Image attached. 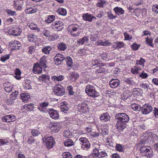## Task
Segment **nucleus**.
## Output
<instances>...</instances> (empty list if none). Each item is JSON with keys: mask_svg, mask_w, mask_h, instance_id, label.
Instances as JSON below:
<instances>
[{"mask_svg": "<svg viewBox=\"0 0 158 158\" xmlns=\"http://www.w3.org/2000/svg\"><path fill=\"white\" fill-rule=\"evenodd\" d=\"M9 142L7 140L4 139H0V143L2 145L7 144Z\"/></svg>", "mask_w": 158, "mask_h": 158, "instance_id": "69168bd1", "label": "nucleus"}, {"mask_svg": "<svg viewBox=\"0 0 158 158\" xmlns=\"http://www.w3.org/2000/svg\"><path fill=\"white\" fill-rule=\"evenodd\" d=\"M51 130L53 132H57L61 129L60 125L58 123H54L51 126Z\"/></svg>", "mask_w": 158, "mask_h": 158, "instance_id": "2eb2a0df", "label": "nucleus"}, {"mask_svg": "<svg viewBox=\"0 0 158 158\" xmlns=\"http://www.w3.org/2000/svg\"><path fill=\"white\" fill-rule=\"evenodd\" d=\"M85 92L88 95L93 98L99 96V94L95 89L94 87L92 85H87L85 89Z\"/></svg>", "mask_w": 158, "mask_h": 158, "instance_id": "f03ea898", "label": "nucleus"}, {"mask_svg": "<svg viewBox=\"0 0 158 158\" xmlns=\"http://www.w3.org/2000/svg\"><path fill=\"white\" fill-rule=\"evenodd\" d=\"M82 17L84 20L89 22L92 21L93 19H96V18L94 16L88 13L83 14Z\"/></svg>", "mask_w": 158, "mask_h": 158, "instance_id": "6ab92c4d", "label": "nucleus"}, {"mask_svg": "<svg viewBox=\"0 0 158 158\" xmlns=\"http://www.w3.org/2000/svg\"><path fill=\"white\" fill-rule=\"evenodd\" d=\"M87 103L88 102L86 101H84L83 102L81 103V111L82 113H84L87 111L88 109V106H87Z\"/></svg>", "mask_w": 158, "mask_h": 158, "instance_id": "a211bd4d", "label": "nucleus"}, {"mask_svg": "<svg viewBox=\"0 0 158 158\" xmlns=\"http://www.w3.org/2000/svg\"><path fill=\"white\" fill-rule=\"evenodd\" d=\"M152 11L156 14H158V5H156L152 7Z\"/></svg>", "mask_w": 158, "mask_h": 158, "instance_id": "13d9d810", "label": "nucleus"}, {"mask_svg": "<svg viewBox=\"0 0 158 158\" xmlns=\"http://www.w3.org/2000/svg\"><path fill=\"white\" fill-rule=\"evenodd\" d=\"M28 41L31 42H34L37 40V36L33 34H28L27 35Z\"/></svg>", "mask_w": 158, "mask_h": 158, "instance_id": "b1692460", "label": "nucleus"}, {"mask_svg": "<svg viewBox=\"0 0 158 158\" xmlns=\"http://www.w3.org/2000/svg\"><path fill=\"white\" fill-rule=\"evenodd\" d=\"M145 62V60L144 59L141 58L139 60H137L136 64L137 65H139L143 67L144 66V63Z\"/></svg>", "mask_w": 158, "mask_h": 158, "instance_id": "ea45409f", "label": "nucleus"}, {"mask_svg": "<svg viewBox=\"0 0 158 158\" xmlns=\"http://www.w3.org/2000/svg\"><path fill=\"white\" fill-rule=\"evenodd\" d=\"M7 13L9 15L13 16L15 15V12L10 10H7Z\"/></svg>", "mask_w": 158, "mask_h": 158, "instance_id": "338daca9", "label": "nucleus"}, {"mask_svg": "<svg viewBox=\"0 0 158 158\" xmlns=\"http://www.w3.org/2000/svg\"><path fill=\"white\" fill-rule=\"evenodd\" d=\"M55 17L53 15H48L45 21L48 23H50L55 20Z\"/></svg>", "mask_w": 158, "mask_h": 158, "instance_id": "2f4dec72", "label": "nucleus"}, {"mask_svg": "<svg viewBox=\"0 0 158 158\" xmlns=\"http://www.w3.org/2000/svg\"><path fill=\"white\" fill-rule=\"evenodd\" d=\"M154 113L156 117L158 118V108L156 107L154 108Z\"/></svg>", "mask_w": 158, "mask_h": 158, "instance_id": "774afa93", "label": "nucleus"}, {"mask_svg": "<svg viewBox=\"0 0 158 158\" xmlns=\"http://www.w3.org/2000/svg\"><path fill=\"white\" fill-rule=\"evenodd\" d=\"M64 59V56L60 53L56 54L54 58L55 63L56 65L61 64Z\"/></svg>", "mask_w": 158, "mask_h": 158, "instance_id": "9d476101", "label": "nucleus"}, {"mask_svg": "<svg viewBox=\"0 0 158 158\" xmlns=\"http://www.w3.org/2000/svg\"><path fill=\"white\" fill-rule=\"evenodd\" d=\"M98 45H102L103 46H109L110 45V42L106 41V42H103L102 40H99L97 42V44Z\"/></svg>", "mask_w": 158, "mask_h": 158, "instance_id": "c756f323", "label": "nucleus"}, {"mask_svg": "<svg viewBox=\"0 0 158 158\" xmlns=\"http://www.w3.org/2000/svg\"><path fill=\"white\" fill-rule=\"evenodd\" d=\"M119 84V81L117 79H112L110 82V85L112 88L117 87Z\"/></svg>", "mask_w": 158, "mask_h": 158, "instance_id": "aec40b11", "label": "nucleus"}, {"mask_svg": "<svg viewBox=\"0 0 158 158\" xmlns=\"http://www.w3.org/2000/svg\"><path fill=\"white\" fill-rule=\"evenodd\" d=\"M16 119V117L14 115L12 114L6 115L2 118L3 122H7L14 121Z\"/></svg>", "mask_w": 158, "mask_h": 158, "instance_id": "ddd939ff", "label": "nucleus"}, {"mask_svg": "<svg viewBox=\"0 0 158 158\" xmlns=\"http://www.w3.org/2000/svg\"><path fill=\"white\" fill-rule=\"evenodd\" d=\"M62 156L63 158H72L71 155L68 152L63 153Z\"/></svg>", "mask_w": 158, "mask_h": 158, "instance_id": "a18cd8bd", "label": "nucleus"}, {"mask_svg": "<svg viewBox=\"0 0 158 158\" xmlns=\"http://www.w3.org/2000/svg\"><path fill=\"white\" fill-rule=\"evenodd\" d=\"M46 61L44 57H42L40 60V64L41 66L44 67L46 65Z\"/></svg>", "mask_w": 158, "mask_h": 158, "instance_id": "5fc2aeb1", "label": "nucleus"}, {"mask_svg": "<svg viewBox=\"0 0 158 158\" xmlns=\"http://www.w3.org/2000/svg\"><path fill=\"white\" fill-rule=\"evenodd\" d=\"M9 58L10 56L9 55H6L1 57V60L2 61L5 62Z\"/></svg>", "mask_w": 158, "mask_h": 158, "instance_id": "6e6d98bb", "label": "nucleus"}, {"mask_svg": "<svg viewBox=\"0 0 158 158\" xmlns=\"http://www.w3.org/2000/svg\"><path fill=\"white\" fill-rule=\"evenodd\" d=\"M29 27L32 30H37L38 31H40L39 28L37 27L36 25H35L33 23H31V24L29 25Z\"/></svg>", "mask_w": 158, "mask_h": 158, "instance_id": "8fccbe9b", "label": "nucleus"}, {"mask_svg": "<svg viewBox=\"0 0 158 158\" xmlns=\"http://www.w3.org/2000/svg\"><path fill=\"white\" fill-rule=\"evenodd\" d=\"M57 47L59 50L64 51L66 49L67 46L65 44L61 43L57 45Z\"/></svg>", "mask_w": 158, "mask_h": 158, "instance_id": "a878e982", "label": "nucleus"}, {"mask_svg": "<svg viewBox=\"0 0 158 158\" xmlns=\"http://www.w3.org/2000/svg\"><path fill=\"white\" fill-rule=\"evenodd\" d=\"M66 64L69 67H71L73 65V61L72 59L69 56L66 58Z\"/></svg>", "mask_w": 158, "mask_h": 158, "instance_id": "a19ab883", "label": "nucleus"}, {"mask_svg": "<svg viewBox=\"0 0 158 158\" xmlns=\"http://www.w3.org/2000/svg\"><path fill=\"white\" fill-rule=\"evenodd\" d=\"M105 69L102 67H99L97 68L95 71V72L97 73H104L105 72Z\"/></svg>", "mask_w": 158, "mask_h": 158, "instance_id": "09e8293b", "label": "nucleus"}, {"mask_svg": "<svg viewBox=\"0 0 158 158\" xmlns=\"http://www.w3.org/2000/svg\"><path fill=\"white\" fill-rule=\"evenodd\" d=\"M67 102H64L62 104L61 106V111L64 112V113L67 112L68 110V107L67 106V105L66 104Z\"/></svg>", "mask_w": 158, "mask_h": 158, "instance_id": "c85d7f7f", "label": "nucleus"}, {"mask_svg": "<svg viewBox=\"0 0 158 158\" xmlns=\"http://www.w3.org/2000/svg\"><path fill=\"white\" fill-rule=\"evenodd\" d=\"M114 11L115 12L116 14L118 15H123L124 12V11L122 8L118 7H116L113 9Z\"/></svg>", "mask_w": 158, "mask_h": 158, "instance_id": "5701e85b", "label": "nucleus"}, {"mask_svg": "<svg viewBox=\"0 0 158 158\" xmlns=\"http://www.w3.org/2000/svg\"><path fill=\"white\" fill-rule=\"evenodd\" d=\"M152 152L148 147L143 146L140 148V153L143 158H150L153 156Z\"/></svg>", "mask_w": 158, "mask_h": 158, "instance_id": "f257e3e1", "label": "nucleus"}, {"mask_svg": "<svg viewBox=\"0 0 158 158\" xmlns=\"http://www.w3.org/2000/svg\"><path fill=\"white\" fill-rule=\"evenodd\" d=\"M146 39V43L148 44L149 46L153 47H154V45L152 44L153 41L152 39V38H148V37H147Z\"/></svg>", "mask_w": 158, "mask_h": 158, "instance_id": "3c124183", "label": "nucleus"}, {"mask_svg": "<svg viewBox=\"0 0 158 158\" xmlns=\"http://www.w3.org/2000/svg\"><path fill=\"white\" fill-rule=\"evenodd\" d=\"M49 78V76L45 74H42L39 77V80L41 82L46 83L48 82Z\"/></svg>", "mask_w": 158, "mask_h": 158, "instance_id": "f3484780", "label": "nucleus"}, {"mask_svg": "<svg viewBox=\"0 0 158 158\" xmlns=\"http://www.w3.org/2000/svg\"><path fill=\"white\" fill-rule=\"evenodd\" d=\"M34 105L33 103L26 104L24 105V108L28 109L30 111L32 110L34 107Z\"/></svg>", "mask_w": 158, "mask_h": 158, "instance_id": "79ce46f5", "label": "nucleus"}, {"mask_svg": "<svg viewBox=\"0 0 158 158\" xmlns=\"http://www.w3.org/2000/svg\"><path fill=\"white\" fill-rule=\"evenodd\" d=\"M71 133L69 131H65L64 134V136L65 138H69L71 136Z\"/></svg>", "mask_w": 158, "mask_h": 158, "instance_id": "052dcab7", "label": "nucleus"}, {"mask_svg": "<svg viewBox=\"0 0 158 158\" xmlns=\"http://www.w3.org/2000/svg\"><path fill=\"white\" fill-rule=\"evenodd\" d=\"M15 74L16 75L15 76V77L18 80L20 79L21 72L20 69L18 68H17L15 71Z\"/></svg>", "mask_w": 158, "mask_h": 158, "instance_id": "f704fd0d", "label": "nucleus"}, {"mask_svg": "<svg viewBox=\"0 0 158 158\" xmlns=\"http://www.w3.org/2000/svg\"><path fill=\"white\" fill-rule=\"evenodd\" d=\"M101 133L102 135H105L109 133V131L106 128H105L104 127H101Z\"/></svg>", "mask_w": 158, "mask_h": 158, "instance_id": "de8ad7c7", "label": "nucleus"}, {"mask_svg": "<svg viewBox=\"0 0 158 158\" xmlns=\"http://www.w3.org/2000/svg\"><path fill=\"white\" fill-rule=\"evenodd\" d=\"M48 113L50 117L53 119H57L59 118L57 110H54L52 109H50Z\"/></svg>", "mask_w": 158, "mask_h": 158, "instance_id": "4468645a", "label": "nucleus"}, {"mask_svg": "<svg viewBox=\"0 0 158 158\" xmlns=\"http://www.w3.org/2000/svg\"><path fill=\"white\" fill-rule=\"evenodd\" d=\"M106 2L102 0H98L97 4V6L99 7H103L104 4H105Z\"/></svg>", "mask_w": 158, "mask_h": 158, "instance_id": "c03bdc74", "label": "nucleus"}, {"mask_svg": "<svg viewBox=\"0 0 158 158\" xmlns=\"http://www.w3.org/2000/svg\"><path fill=\"white\" fill-rule=\"evenodd\" d=\"M85 92L88 95L93 98L99 96V94L95 89L94 87L92 85H87L85 89Z\"/></svg>", "mask_w": 158, "mask_h": 158, "instance_id": "7ed1b4c3", "label": "nucleus"}, {"mask_svg": "<svg viewBox=\"0 0 158 158\" xmlns=\"http://www.w3.org/2000/svg\"><path fill=\"white\" fill-rule=\"evenodd\" d=\"M81 146L82 148H88L90 146V143L87 139L85 138H81L80 139Z\"/></svg>", "mask_w": 158, "mask_h": 158, "instance_id": "f8f14e48", "label": "nucleus"}, {"mask_svg": "<svg viewBox=\"0 0 158 158\" xmlns=\"http://www.w3.org/2000/svg\"><path fill=\"white\" fill-rule=\"evenodd\" d=\"M21 98L23 102H26L30 98V95L27 93L22 94L21 95Z\"/></svg>", "mask_w": 158, "mask_h": 158, "instance_id": "bb28decb", "label": "nucleus"}, {"mask_svg": "<svg viewBox=\"0 0 158 158\" xmlns=\"http://www.w3.org/2000/svg\"><path fill=\"white\" fill-rule=\"evenodd\" d=\"M49 105V103L47 102H43L40 103V106L43 108Z\"/></svg>", "mask_w": 158, "mask_h": 158, "instance_id": "bf43d9fd", "label": "nucleus"}, {"mask_svg": "<svg viewBox=\"0 0 158 158\" xmlns=\"http://www.w3.org/2000/svg\"><path fill=\"white\" fill-rule=\"evenodd\" d=\"M115 117L118 121L125 123L128 122L129 119V117L125 113H118Z\"/></svg>", "mask_w": 158, "mask_h": 158, "instance_id": "0eeeda50", "label": "nucleus"}, {"mask_svg": "<svg viewBox=\"0 0 158 158\" xmlns=\"http://www.w3.org/2000/svg\"><path fill=\"white\" fill-rule=\"evenodd\" d=\"M138 65H136V66H134V68L131 69V71L133 74H135L139 73V71L141 69L142 67Z\"/></svg>", "mask_w": 158, "mask_h": 158, "instance_id": "393cba45", "label": "nucleus"}, {"mask_svg": "<svg viewBox=\"0 0 158 158\" xmlns=\"http://www.w3.org/2000/svg\"><path fill=\"white\" fill-rule=\"evenodd\" d=\"M149 137V136H148V135L146 134L142 135L141 137V140L140 141L139 144H143L145 143L147 141Z\"/></svg>", "mask_w": 158, "mask_h": 158, "instance_id": "4be33fe9", "label": "nucleus"}, {"mask_svg": "<svg viewBox=\"0 0 158 158\" xmlns=\"http://www.w3.org/2000/svg\"><path fill=\"white\" fill-rule=\"evenodd\" d=\"M110 118V116L107 113H103L100 117V120L103 121V122L108 121Z\"/></svg>", "mask_w": 158, "mask_h": 158, "instance_id": "412c9836", "label": "nucleus"}, {"mask_svg": "<svg viewBox=\"0 0 158 158\" xmlns=\"http://www.w3.org/2000/svg\"><path fill=\"white\" fill-rule=\"evenodd\" d=\"M52 49V48L50 46H47L42 49V52L44 54L48 55L49 53Z\"/></svg>", "mask_w": 158, "mask_h": 158, "instance_id": "cd10ccee", "label": "nucleus"}, {"mask_svg": "<svg viewBox=\"0 0 158 158\" xmlns=\"http://www.w3.org/2000/svg\"><path fill=\"white\" fill-rule=\"evenodd\" d=\"M30 81L29 80L26 81L24 83L23 86L26 89H29L31 88Z\"/></svg>", "mask_w": 158, "mask_h": 158, "instance_id": "37998d69", "label": "nucleus"}, {"mask_svg": "<svg viewBox=\"0 0 158 158\" xmlns=\"http://www.w3.org/2000/svg\"><path fill=\"white\" fill-rule=\"evenodd\" d=\"M116 127L119 131L121 132L126 127L125 123L118 121L116 123Z\"/></svg>", "mask_w": 158, "mask_h": 158, "instance_id": "dca6fc26", "label": "nucleus"}, {"mask_svg": "<svg viewBox=\"0 0 158 158\" xmlns=\"http://www.w3.org/2000/svg\"><path fill=\"white\" fill-rule=\"evenodd\" d=\"M57 12L60 15H65L67 13L66 10L63 8H60L57 10Z\"/></svg>", "mask_w": 158, "mask_h": 158, "instance_id": "c9c22d12", "label": "nucleus"}, {"mask_svg": "<svg viewBox=\"0 0 158 158\" xmlns=\"http://www.w3.org/2000/svg\"><path fill=\"white\" fill-rule=\"evenodd\" d=\"M43 140L44 143H46L48 149L53 148L55 144L53 137L52 136L49 137L45 136L43 138Z\"/></svg>", "mask_w": 158, "mask_h": 158, "instance_id": "20e7f679", "label": "nucleus"}, {"mask_svg": "<svg viewBox=\"0 0 158 158\" xmlns=\"http://www.w3.org/2000/svg\"><path fill=\"white\" fill-rule=\"evenodd\" d=\"M67 89L69 91V95H73L74 94V92L72 91V86L70 85L67 87Z\"/></svg>", "mask_w": 158, "mask_h": 158, "instance_id": "e2e57ef3", "label": "nucleus"}, {"mask_svg": "<svg viewBox=\"0 0 158 158\" xmlns=\"http://www.w3.org/2000/svg\"><path fill=\"white\" fill-rule=\"evenodd\" d=\"M40 132L38 130H32L31 133L32 135L34 136H37L39 135Z\"/></svg>", "mask_w": 158, "mask_h": 158, "instance_id": "603ef678", "label": "nucleus"}, {"mask_svg": "<svg viewBox=\"0 0 158 158\" xmlns=\"http://www.w3.org/2000/svg\"><path fill=\"white\" fill-rule=\"evenodd\" d=\"M36 12V10L31 7H28L25 10V12L27 14L34 13Z\"/></svg>", "mask_w": 158, "mask_h": 158, "instance_id": "7c9ffc66", "label": "nucleus"}, {"mask_svg": "<svg viewBox=\"0 0 158 158\" xmlns=\"http://www.w3.org/2000/svg\"><path fill=\"white\" fill-rule=\"evenodd\" d=\"M131 106L133 110L135 111H139L141 109V108L139 105L136 103H133L131 104Z\"/></svg>", "mask_w": 158, "mask_h": 158, "instance_id": "473e14b6", "label": "nucleus"}, {"mask_svg": "<svg viewBox=\"0 0 158 158\" xmlns=\"http://www.w3.org/2000/svg\"><path fill=\"white\" fill-rule=\"evenodd\" d=\"M140 87L141 88L145 89L146 90H147L149 88V85L146 83H143L141 84Z\"/></svg>", "mask_w": 158, "mask_h": 158, "instance_id": "864d4df0", "label": "nucleus"}, {"mask_svg": "<svg viewBox=\"0 0 158 158\" xmlns=\"http://www.w3.org/2000/svg\"><path fill=\"white\" fill-rule=\"evenodd\" d=\"M21 46L20 43L18 41H15L13 45V48L16 50L19 49Z\"/></svg>", "mask_w": 158, "mask_h": 158, "instance_id": "72a5a7b5", "label": "nucleus"}, {"mask_svg": "<svg viewBox=\"0 0 158 158\" xmlns=\"http://www.w3.org/2000/svg\"><path fill=\"white\" fill-rule=\"evenodd\" d=\"M153 108L149 104L144 105L141 108L142 112L143 114H147L152 112Z\"/></svg>", "mask_w": 158, "mask_h": 158, "instance_id": "9b49d317", "label": "nucleus"}, {"mask_svg": "<svg viewBox=\"0 0 158 158\" xmlns=\"http://www.w3.org/2000/svg\"><path fill=\"white\" fill-rule=\"evenodd\" d=\"M148 75L143 71L142 73L139 75V76L142 78H146L148 77Z\"/></svg>", "mask_w": 158, "mask_h": 158, "instance_id": "680f3d73", "label": "nucleus"}, {"mask_svg": "<svg viewBox=\"0 0 158 158\" xmlns=\"http://www.w3.org/2000/svg\"><path fill=\"white\" fill-rule=\"evenodd\" d=\"M51 78L52 80L54 81H61L64 79V76L62 75H60L58 76H53L51 77Z\"/></svg>", "mask_w": 158, "mask_h": 158, "instance_id": "e433bc0d", "label": "nucleus"}, {"mask_svg": "<svg viewBox=\"0 0 158 158\" xmlns=\"http://www.w3.org/2000/svg\"><path fill=\"white\" fill-rule=\"evenodd\" d=\"M99 158L105 157L107 156L106 153L104 151H100L98 155Z\"/></svg>", "mask_w": 158, "mask_h": 158, "instance_id": "58836bf2", "label": "nucleus"}, {"mask_svg": "<svg viewBox=\"0 0 158 158\" xmlns=\"http://www.w3.org/2000/svg\"><path fill=\"white\" fill-rule=\"evenodd\" d=\"M7 32L10 35L17 36L21 34L22 30L19 27L16 26L10 28Z\"/></svg>", "mask_w": 158, "mask_h": 158, "instance_id": "423d86ee", "label": "nucleus"}, {"mask_svg": "<svg viewBox=\"0 0 158 158\" xmlns=\"http://www.w3.org/2000/svg\"><path fill=\"white\" fill-rule=\"evenodd\" d=\"M64 144L66 146L69 147L73 144V142L70 139H68L65 140Z\"/></svg>", "mask_w": 158, "mask_h": 158, "instance_id": "4c0bfd02", "label": "nucleus"}, {"mask_svg": "<svg viewBox=\"0 0 158 158\" xmlns=\"http://www.w3.org/2000/svg\"><path fill=\"white\" fill-rule=\"evenodd\" d=\"M79 26L77 25L72 24L69 25L68 28L69 32L74 36H77L79 35Z\"/></svg>", "mask_w": 158, "mask_h": 158, "instance_id": "39448f33", "label": "nucleus"}, {"mask_svg": "<svg viewBox=\"0 0 158 158\" xmlns=\"http://www.w3.org/2000/svg\"><path fill=\"white\" fill-rule=\"evenodd\" d=\"M88 40V38L87 37L85 36L83 37L81 40H80V43L82 45L86 44Z\"/></svg>", "mask_w": 158, "mask_h": 158, "instance_id": "49530a36", "label": "nucleus"}, {"mask_svg": "<svg viewBox=\"0 0 158 158\" xmlns=\"http://www.w3.org/2000/svg\"><path fill=\"white\" fill-rule=\"evenodd\" d=\"M53 91L55 94L57 96H62L65 93L64 88L60 85H56L54 88Z\"/></svg>", "mask_w": 158, "mask_h": 158, "instance_id": "6e6552de", "label": "nucleus"}, {"mask_svg": "<svg viewBox=\"0 0 158 158\" xmlns=\"http://www.w3.org/2000/svg\"><path fill=\"white\" fill-rule=\"evenodd\" d=\"M27 141L29 144H31L34 142V140L33 137L31 136L28 137Z\"/></svg>", "mask_w": 158, "mask_h": 158, "instance_id": "0e129e2a", "label": "nucleus"}, {"mask_svg": "<svg viewBox=\"0 0 158 158\" xmlns=\"http://www.w3.org/2000/svg\"><path fill=\"white\" fill-rule=\"evenodd\" d=\"M115 148L116 150L119 152H122L123 151V146L120 144H117Z\"/></svg>", "mask_w": 158, "mask_h": 158, "instance_id": "4d7b16f0", "label": "nucleus"}, {"mask_svg": "<svg viewBox=\"0 0 158 158\" xmlns=\"http://www.w3.org/2000/svg\"><path fill=\"white\" fill-rule=\"evenodd\" d=\"M63 23L62 22L56 21L52 23V27L56 31H60L63 28Z\"/></svg>", "mask_w": 158, "mask_h": 158, "instance_id": "1a4fd4ad", "label": "nucleus"}]
</instances>
